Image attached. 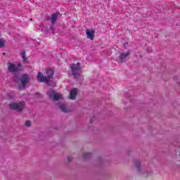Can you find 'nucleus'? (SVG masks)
I'll use <instances>...</instances> for the list:
<instances>
[{
	"mask_svg": "<svg viewBox=\"0 0 180 180\" xmlns=\"http://www.w3.org/2000/svg\"><path fill=\"white\" fill-rule=\"evenodd\" d=\"M54 75V71L51 69H46V77L43 75V73L39 72L37 75V80L39 82H49V79L53 78Z\"/></svg>",
	"mask_w": 180,
	"mask_h": 180,
	"instance_id": "obj_1",
	"label": "nucleus"
},
{
	"mask_svg": "<svg viewBox=\"0 0 180 180\" xmlns=\"http://www.w3.org/2000/svg\"><path fill=\"white\" fill-rule=\"evenodd\" d=\"M10 109L20 112L21 110H23V109H25V102L20 101L17 103H12L10 104Z\"/></svg>",
	"mask_w": 180,
	"mask_h": 180,
	"instance_id": "obj_2",
	"label": "nucleus"
},
{
	"mask_svg": "<svg viewBox=\"0 0 180 180\" xmlns=\"http://www.w3.org/2000/svg\"><path fill=\"white\" fill-rule=\"evenodd\" d=\"M70 68L72 70V75H74L75 78L81 75V67H80L79 63L72 65L70 66Z\"/></svg>",
	"mask_w": 180,
	"mask_h": 180,
	"instance_id": "obj_3",
	"label": "nucleus"
},
{
	"mask_svg": "<svg viewBox=\"0 0 180 180\" xmlns=\"http://www.w3.org/2000/svg\"><path fill=\"white\" fill-rule=\"evenodd\" d=\"M48 95L49 98L53 99V101H60V99H63L61 94L53 89H51L48 91Z\"/></svg>",
	"mask_w": 180,
	"mask_h": 180,
	"instance_id": "obj_4",
	"label": "nucleus"
},
{
	"mask_svg": "<svg viewBox=\"0 0 180 180\" xmlns=\"http://www.w3.org/2000/svg\"><path fill=\"white\" fill-rule=\"evenodd\" d=\"M29 76L27 75H22L20 79V83L19 84L20 89H25L26 88V85H27V82H29Z\"/></svg>",
	"mask_w": 180,
	"mask_h": 180,
	"instance_id": "obj_5",
	"label": "nucleus"
},
{
	"mask_svg": "<svg viewBox=\"0 0 180 180\" xmlns=\"http://www.w3.org/2000/svg\"><path fill=\"white\" fill-rule=\"evenodd\" d=\"M20 67H22L20 63H18V66L13 63H8V71H10V72H15V71H19Z\"/></svg>",
	"mask_w": 180,
	"mask_h": 180,
	"instance_id": "obj_6",
	"label": "nucleus"
},
{
	"mask_svg": "<svg viewBox=\"0 0 180 180\" xmlns=\"http://www.w3.org/2000/svg\"><path fill=\"white\" fill-rule=\"evenodd\" d=\"M129 56H130V51H129L127 52L121 53L120 55V60L123 63V61H126Z\"/></svg>",
	"mask_w": 180,
	"mask_h": 180,
	"instance_id": "obj_7",
	"label": "nucleus"
},
{
	"mask_svg": "<svg viewBox=\"0 0 180 180\" xmlns=\"http://www.w3.org/2000/svg\"><path fill=\"white\" fill-rule=\"evenodd\" d=\"M77 94H78V89H72L70 91V99L74 101L77 98Z\"/></svg>",
	"mask_w": 180,
	"mask_h": 180,
	"instance_id": "obj_8",
	"label": "nucleus"
},
{
	"mask_svg": "<svg viewBox=\"0 0 180 180\" xmlns=\"http://www.w3.org/2000/svg\"><path fill=\"white\" fill-rule=\"evenodd\" d=\"M86 34L87 36V39H90V40H94L95 37V32L92 30H86Z\"/></svg>",
	"mask_w": 180,
	"mask_h": 180,
	"instance_id": "obj_9",
	"label": "nucleus"
},
{
	"mask_svg": "<svg viewBox=\"0 0 180 180\" xmlns=\"http://www.w3.org/2000/svg\"><path fill=\"white\" fill-rule=\"evenodd\" d=\"M57 18H58V13H53L52 15L51 18L52 25H54V23H56V21L57 20Z\"/></svg>",
	"mask_w": 180,
	"mask_h": 180,
	"instance_id": "obj_10",
	"label": "nucleus"
},
{
	"mask_svg": "<svg viewBox=\"0 0 180 180\" xmlns=\"http://www.w3.org/2000/svg\"><path fill=\"white\" fill-rule=\"evenodd\" d=\"M58 106L61 109L62 112H68V109L67 108V107L65 105L59 103Z\"/></svg>",
	"mask_w": 180,
	"mask_h": 180,
	"instance_id": "obj_11",
	"label": "nucleus"
},
{
	"mask_svg": "<svg viewBox=\"0 0 180 180\" xmlns=\"http://www.w3.org/2000/svg\"><path fill=\"white\" fill-rule=\"evenodd\" d=\"M5 46V41L2 39H0V49H2Z\"/></svg>",
	"mask_w": 180,
	"mask_h": 180,
	"instance_id": "obj_12",
	"label": "nucleus"
},
{
	"mask_svg": "<svg viewBox=\"0 0 180 180\" xmlns=\"http://www.w3.org/2000/svg\"><path fill=\"white\" fill-rule=\"evenodd\" d=\"M21 56H22L23 61H26V53H25V51H22L21 53Z\"/></svg>",
	"mask_w": 180,
	"mask_h": 180,
	"instance_id": "obj_13",
	"label": "nucleus"
},
{
	"mask_svg": "<svg viewBox=\"0 0 180 180\" xmlns=\"http://www.w3.org/2000/svg\"><path fill=\"white\" fill-rule=\"evenodd\" d=\"M32 124V122L30 121H26L25 122V126H27V127H29V126H30Z\"/></svg>",
	"mask_w": 180,
	"mask_h": 180,
	"instance_id": "obj_14",
	"label": "nucleus"
},
{
	"mask_svg": "<svg viewBox=\"0 0 180 180\" xmlns=\"http://www.w3.org/2000/svg\"><path fill=\"white\" fill-rule=\"evenodd\" d=\"M136 168H138V169H140V163L136 164Z\"/></svg>",
	"mask_w": 180,
	"mask_h": 180,
	"instance_id": "obj_15",
	"label": "nucleus"
},
{
	"mask_svg": "<svg viewBox=\"0 0 180 180\" xmlns=\"http://www.w3.org/2000/svg\"><path fill=\"white\" fill-rule=\"evenodd\" d=\"M68 160L69 161H71V159H70V158H68Z\"/></svg>",
	"mask_w": 180,
	"mask_h": 180,
	"instance_id": "obj_16",
	"label": "nucleus"
},
{
	"mask_svg": "<svg viewBox=\"0 0 180 180\" xmlns=\"http://www.w3.org/2000/svg\"><path fill=\"white\" fill-rule=\"evenodd\" d=\"M85 157H89V154H87V155H86V156H85Z\"/></svg>",
	"mask_w": 180,
	"mask_h": 180,
	"instance_id": "obj_17",
	"label": "nucleus"
},
{
	"mask_svg": "<svg viewBox=\"0 0 180 180\" xmlns=\"http://www.w3.org/2000/svg\"><path fill=\"white\" fill-rule=\"evenodd\" d=\"M3 55L5 56V53H3Z\"/></svg>",
	"mask_w": 180,
	"mask_h": 180,
	"instance_id": "obj_18",
	"label": "nucleus"
}]
</instances>
